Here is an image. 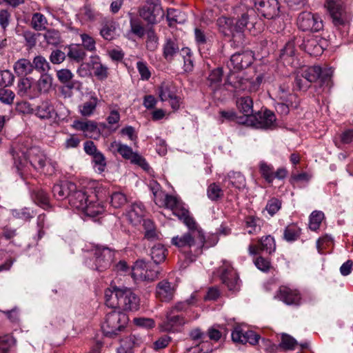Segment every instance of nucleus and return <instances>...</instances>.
<instances>
[{
  "label": "nucleus",
  "mask_w": 353,
  "mask_h": 353,
  "mask_svg": "<svg viewBox=\"0 0 353 353\" xmlns=\"http://www.w3.org/2000/svg\"><path fill=\"white\" fill-rule=\"evenodd\" d=\"M316 82L318 83L315 85L318 94L330 91L332 86V71L319 65L303 67L294 73L293 89L306 92L312 83Z\"/></svg>",
  "instance_id": "nucleus-1"
},
{
  "label": "nucleus",
  "mask_w": 353,
  "mask_h": 353,
  "mask_svg": "<svg viewBox=\"0 0 353 353\" xmlns=\"http://www.w3.org/2000/svg\"><path fill=\"white\" fill-rule=\"evenodd\" d=\"M105 304L112 308L123 311H137L139 308L140 299L130 288L111 286L105 292Z\"/></svg>",
  "instance_id": "nucleus-2"
},
{
  "label": "nucleus",
  "mask_w": 353,
  "mask_h": 353,
  "mask_svg": "<svg viewBox=\"0 0 353 353\" xmlns=\"http://www.w3.org/2000/svg\"><path fill=\"white\" fill-rule=\"evenodd\" d=\"M90 196L87 192L83 189H77L72 192L70 196V205L81 211L85 215L90 217H95L102 214L104 211V207L99 203H95L93 200H90Z\"/></svg>",
  "instance_id": "nucleus-3"
},
{
  "label": "nucleus",
  "mask_w": 353,
  "mask_h": 353,
  "mask_svg": "<svg viewBox=\"0 0 353 353\" xmlns=\"http://www.w3.org/2000/svg\"><path fill=\"white\" fill-rule=\"evenodd\" d=\"M129 321L128 315L119 310H113L105 316L101 329L103 334L109 338H115L123 332Z\"/></svg>",
  "instance_id": "nucleus-4"
},
{
  "label": "nucleus",
  "mask_w": 353,
  "mask_h": 353,
  "mask_svg": "<svg viewBox=\"0 0 353 353\" xmlns=\"http://www.w3.org/2000/svg\"><path fill=\"white\" fill-rule=\"evenodd\" d=\"M325 6L335 27L348 28L350 16L345 11L342 0H326Z\"/></svg>",
  "instance_id": "nucleus-5"
},
{
  "label": "nucleus",
  "mask_w": 353,
  "mask_h": 353,
  "mask_svg": "<svg viewBox=\"0 0 353 353\" xmlns=\"http://www.w3.org/2000/svg\"><path fill=\"white\" fill-rule=\"evenodd\" d=\"M139 16L150 25L159 23L165 16L160 0H146L139 9Z\"/></svg>",
  "instance_id": "nucleus-6"
},
{
  "label": "nucleus",
  "mask_w": 353,
  "mask_h": 353,
  "mask_svg": "<svg viewBox=\"0 0 353 353\" xmlns=\"http://www.w3.org/2000/svg\"><path fill=\"white\" fill-rule=\"evenodd\" d=\"M276 116L269 110L258 112L250 117L240 118V122L257 129H271L276 125Z\"/></svg>",
  "instance_id": "nucleus-7"
},
{
  "label": "nucleus",
  "mask_w": 353,
  "mask_h": 353,
  "mask_svg": "<svg viewBox=\"0 0 353 353\" xmlns=\"http://www.w3.org/2000/svg\"><path fill=\"white\" fill-rule=\"evenodd\" d=\"M161 269L157 264L138 259L132 267V276L134 279L152 282L159 277Z\"/></svg>",
  "instance_id": "nucleus-8"
},
{
  "label": "nucleus",
  "mask_w": 353,
  "mask_h": 353,
  "mask_svg": "<svg viewBox=\"0 0 353 353\" xmlns=\"http://www.w3.org/2000/svg\"><path fill=\"white\" fill-rule=\"evenodd\" d=\"M216 26L221 34L224 37H230L232 45L239 47L243 44V39L236 29L234 19L225 16H221L216 20Z\"/></svg>",
  "instance_id": "nucleus-9"
},
{
  "label": "nucleus",
  "mask_w": 353,
  "mask_h": 353,
  "mask_svg": "<svg viewBox=\"0 0 353 353\" xmlns=\"http://www.w3.org/2000/svg\"><path fill=\"white\" fill-rule=\"evenodd\" d=\"M233 14L236 29L241 34V37L243 39V42L244 43V31L250 23H253L252 18L255 14L254 10L245 5L240 4L233 8Z\"/></svg>",
  "instance_id": "nucleus-10"
},
{
  "label": "nucleus",
  "mask_w": 353,
  "mask_h": 353,
  "mask_svg": "<svg viewBox=\"0 0 353 353\" xmlns=\"http://www.w3.org/2000/svg\"><path fill=\"white\" fill-rule=\"evenodd\" d=\"M223 69L217 68L212 70L207 77L205 83L214 94L220 90L224 85H231L235 90L244 89L243 87V79L240 78L238 81L232 82L228 79L225 83H223Z\"/></svg>",
  "instance_id": "nucleus-11"
},
{
  "label": "nucleus",
  "mask_w": 353,
  "mask_h": 353,
  "mask_svg": "<svg viewBox=\"0 0 353 353\" xmlns=\"http://www.w3.org/2000/svg\"><path fill=\"white\" fill-rule=\"evenodd\" d=\"M219 272L223 284L230 292L236 293L240 290L241 281L230 262L223 261V265L219 268Z\"/></svg>",
  "instance_id": "nucleus-12"
},
{
  "label": "nucleus",
  "mask_w": 353,
  "mask_h": 353,
  "mask_svg": "<svg viewBox=\"0 0 353 353\" xmlns=\"http://www.w3.org/2000/svg\"><path fill=\"white\" fill-rule=\"evenodd\" d=\"M297 26L303 32H316L323 28V20L318 14L306 11L299 14Z\"/></svg>",
  "instance_id": "nucleus-13"
},
{
  "label": "nucleus",
  "mask_w": 353,
  "mask_h": 353,
  "mask_svg": "<svg viewBox=\"0 0 353 353\" xmlns=\"http://www.w3.org/2000/svg\"><path fill=\"white\" fill-rule=\"evenodd\" d=\"M111 147L115 148L117 152L121 154L123 159L130 160L131 163L139 165L144 170L149 168V165L145 159L138 153L134 152L130 146L122 144L120 142L114 141L111 143Z\"/></svg>",
  "instance_id": "nucleus-14"
},
{
  "label": "nucleus",
  "mask_w": 353,
  "mask_h": 353,
  "mask_svg": "<svg viewBox=\"0 0 353 353\" xmlns=\"http://www.w3.org/2000/svg\"><path fill=\"white\" fill-rule=\"evenodd\" d=\"M327 45V41L318 36H310L303 40L300 47L310 56L321 55Z\"/></svg>",
  "instance_id": "nucleus-15"
},
{
  "label": "nucleus",
  "mask_w": 353,
  "mask_h": 353,
  "mask_svg": "<svg viewBox=\"0 0 353 353\" xmlns=\"http://www.w3.org/2000/svg\"><path fill=\"white\" fill-rule=\"evenodd\" d=\"M92 252L95 257L96 268L99 271L107 268L113 260L114 254L108 247L97 244L94 246Z\"/></svg>",
  "instance_id": "nucleus-16"
},
{
  "label": "nucleus",
  "mask_w": 353,
  "mask_h": 353,
  "mask_svg": "<svg viewBox=\"0 0 353 353\" xmlns=\"http://www.w3.org/2000/svg\"><path fill=\"white\" fill-rule=\"evenodd\" d=\"M254 4L258 12L266 19H272L279 14L278 0H254Z\"/></svg>",
  "instance_id": "nucleus-17"
},
{
  "label": "nucleus",
  "mask_w": 353,
  "mask_h": 353,
  "mask_svg": "<svg viewBox=\"0 0 353 353\" xmlns=\"http://www.w3.org/2000/svg\"><path fill=\"white\" fill-rule=\"evenodd\" d=\"M254 56L252 51L245 50L233 54L228 65L235 71H240L249 67L253 62Z\"/></svg>",
  "instance_id": "nucleus-18"
},
{
  "label": "nucleus",
  "mask_w": 353,
  "mask_h": 353,
  "mask_svg": "<svg viewBox=\"0 0 353 353\" xmlns=\"http://www.w3.org/2000/svg\"><path fill=\"white\" fill-rule=\"evenodd\" d=\"M31 165L37 170H43L47 163V157L43 151L38 146L30 147L23 152Z\"/></svg>",
  "instance_id": "nucleus-19"
},
{
  "label": "nucleus",
  "mask_w": 353,
  "mask_h": 353,
  "mask_svg": "<svg viewBox=\"0 0 353 353\" xmlns=\"http://www.w3.org/2000/svg\"><path fill=\"white\" fill-rule=\"evenodd\" d=\"M172 84L170 82L163 81L158 88V94L161 101H169L173 110H178L180 107V98L174 92Z\"/></svg>",
  "instance_id": "nucleus-20"
},
{
  "label": "nucleus",
  "mask_w": 353,
  "mask_h": 353,
  "mask_svg": "<svg viewBox=\"0 0 353 353\" xmlns=\"http://www.w3.org/2000/svg\"><path fill=\"white\" fill-rule=\"evenodd\" d=\"M232 339L235 343L256 345L260 339V336L252 330L243 331L240 327H236L232 332Z\"/></svg>",
  "instance_id": "nucleus-21"
},
{
  "label": "nucleus",
  "mask_w": 353,
  "mask_h": 353,
  "mask_svg": "<svg viewBox=\"0 0 353 353\" xmlns=\"http://www.w3.org/2000/svg\"><path fill=\"white\" fill-rule=\"evenodd\" d=\"M74 190H76V185L74 183L64 181L54 184L52 192L57 201H63L65 199H68L69 201L70 194Z\"/></svg>",
  "instance_id": "nucleus-22"
},
{
  "label": "nucleus",
  "mask_w": 353,
  "mask_h": 353,
  "mask_svg": "<svg viewBox=\"0 0 353 353\" xmlns=\"http://www.w3.org/2000/svg\"><path fill=\"white\" fill-rule=\"evenodd\" d=\"M175 291V285L169 282L168 280H163L159 282L156 288L157 298L163 302H170L172 301L174 298Z\"/></svg>",
  "instance_id": "nucleus-23"
},
{
  "label": "nucleus",
  "mask_w": 353,
  "mask_h": 353,
  "mask_svg": "<svg viewBox=\"0 0 353 353\" xmlns=\"http://www.w3.org/2000/svg\"><path fill=\"white\" fill-rule=\"evenodd\" d=\"M276 296L287 305H299L301 299V294L296 290L283 285L279 288Z\"/></svg>",
  "instance_id": "nucleus-24"
},
{
  "label": "nucleus",
  "mask_w": 353,
  "mask_h": 353,
  "mask_svg": "<svg viewBox=\"0 0 353 353\" xmlns=\"http://www.w3.org/2000/svg\"><path fill=\"white\" fill-rule=\"evenodd\" d=\"M184 317L181 314L174 312V310L167 312L166 318L163 321L161 327L167 332H174L176 328L185 324Z\"/></svg>",
  "instance_id": "nucleus-25"
},
{
  "label": "nucleus",
  "mask_w": 353,
  "mask_h": 353,
  "mask_svg": "<svg viewBox=\"0 0 353 353\" xmlns=\"http://www.w3.org/2000/svg\"><path fill=\"white\" fill-rule=\"evenodd\" d=\"M279 59L285 65L295 67L296 57L294 40H290L285 44L281 50Z\"/></svg>",
  "instance_id": "nucleus-26"
},
{
  "label": "nucleus",
  "mask_w": 353,
  "mask_h": 353,
  "mask_svg": "<svg viewBox=\"0 0 353 353\" xmlns=\"http://www.w3.org/2000/svg\"><path fill=\"white\" fill-rule=\"evenodd\" d=\"M145 213L144 205L142 203H134L127 212L126 217L132 225H138L144 220L143 218Z\"/></svg>",
  "instance_id": "nucleus-27"
},
{
  "label": "nucleus",
  "mask_w": 353,
  "mask_h": 353,
  "mask_svg": "<svg viewBox=\"0 0 353 353\" xmlns=\"http://www.w3.org/2000/svg\"><path fill=\"white\" fill-rule=\"evenodd\" d=\"M185 259L192 262L202 253L204 244H175Z\"/></svg>",
  "instance_id": "nucleus-28"
},
{
  "label": "nucleus",
  "mask_w": 353,
  "mask_h": 353,
  "mask_svg": "<svg viewBox=\"0 0 353 353\" xmlns=\"http://www.w3.org/2000/svg\"><path fill=\"white\" fill-rule=\"evenodd\" d=\"M179 52V43L176 39H165L163 46V57L167 61L172 62Z\"/></svg>",
  "instance_id": "nucleus-29"
},
{
  "label": "nucleus",
  "mask_w": 353,
  "mask_h": 353,
  "mask_svg": "<svg viewBox=\"0 0 353 353\" xmlns=\"http://www.w3.org/2000/svg\"><path fill=\"white\" fill-rule=\"evenodd\" d=\"M73 127L77 130L83 131L90 138H95L94 135L99 136L100 134L97 123L94 121H74Z\"/></svg>",
  "instance_id": "nucleus-30"
},
{
  "label": "nucleus",
  "mask_w": 353,
  "mask_h": 353,
  "mask_svg": "<svg viewBox=\"0 0 353 353\" xmlns=\"http://www.w3.org/2000/svg\"><path fill=\"white\" fill-rule=\"evenodd\" d=\"M31 198L34 202L43 208L48 209L51 207L48 193L41 188H34L31 190Z\"/></svg>",
  "instance_id": "nucleus-31"
},
{
  "label": "nucleus",
  "mask_w": 353,
  "mask_h": 353,
  "mask_svg": "<svg viewBox=\"0 0 353 353\" xmlns=\"http://www.w3.org/2000/svg\"><path fill=\"white\" fill-rule=\"evenodd\" d=\"M172 212L174 215L177 216L179 220L182 221L188 228H194L195 227V220L190 216L188 210L185 208L181 204L176 208Z\"/></svg>",
  "instance_id": "nucleus-32"
},
{
  "label": "nucleus",
  "mask_w": 353,
  "mask_h": 353,
  "mask_svg": "<svg viewBox=\"0 0 353 353\" xmlns=\"http://www.w3.org/2000/svg\"><path fill=\"white\" fill-rule=\"evenodd\" d=\"M236 106L239 111L243 114L240 117H250L253 114V101L250 97H243L237 99Z\"/></svg>",
  "instance_id": "nucleus-33"
},
{
  "label": "nucleus",
  "mask_w": 353,
  "mask_h": 353,
  "mask_svg": "<svg viewBox=\"0 0 353 353\" xmlns=\"http://www.w3.org/2000/svg\"><path fill=\"white\" fill-rule=\"evenodd\" d=\"M100 35L107 41H112L116 34V25L112 20H104L101 23Z\"/></svg>",
  "instance_id": "nucleus-34"
},
{
  "label": "nucleus",
  "mask_w": 353,
  "mask_h": 353,
  "mask_svg": "<svg viewBox=\"0 0 353 353\" xmlns=\"http://www.w3.org/2000/svg\"><path fill=\"white\" fill-rule=\"evenodd\" d=\"M36 115L42 119H48L52 117L54 113V108L52 103L48 101H43L36 108Z\"/></svg>",
  "instance_id": "nucleus-35"
},
{
  "label": "nucleus",
  "mask_w": 353,
  "mask_h": 353,
  "mask_svg": "<svg viewBox=\"0 0 353 353\" xmlns=\"http://www.w3.org/2000/svg\"><path fill=\"white\" fill-rule=\"evenodd\" d=\"M143 227L145 230L144 238L149 241H155L159 239V232H157L154 223L150 219H144Z\"/></svg>",
  "instance_id": "nucleus-36"
},
{
  "label": "nucleus",
  "mask_w": 353,
  "mask_h": 353,
  "mask_svg": "<svg viewBox=\"0 0 353 353\" xmlns=\"http://www.w3.org/2000/svg\"><path fill=\"white\" fill-rule=\"evenodd\" d=\"M14 70L18 76L24 77L32 72V62L27 59H20L14 63Z\"/></svg>",
  "instance_id": "nucleus-37"
},
{
  "label": "nucleus",
  "mask_w": 353,
  "mask_h": 353,
  "mask_svg": "<svg viewBox=\"0 0 353 353\" xmlns=\"http://www.w3.org/2000/svg\"><path fill=\"white\" fill-rule=\"evenodd\" d=\"M68 57L77 63H80L86 57V52L81 45H70L68 46Z\"/></svg>",
  "instance_id": "nucleus-38"
},
{
  "label": "nucleus",
  "mask_w": 353,
  "mask_h": 353,
  "mask_svg": "<svg viewBox=\"0 0 353 353\" xmlns=\"http://www.w3.org/2000/svg\"><path fill=\"white\" fill-rule=\"evenodd\" d=\"M190 337L193 341H201V343L195 347L192 348L193 353H206L203 350V346L205 345L204 341L206 338V334L201 331L200 328H194L190 332Z\"/></svg>",
  "instance_id": "nucleus-39"
},
{
  "label": "nucleus",
  "mask_w": 353,
  "mask_h": 353,
  "mask_svg": "<svg viewBox=\"0 0 353 353\" xmlns=\"http://www.w3.org/2000/svg\"><path fill=\"white\" fill-rule=\"evenodd\" d=\"M98 104V99L96 97H91L88 101L79 106V112L83 117L91 116L96 110Z\"/></svg>",
  "instance_id": "nucleus-40"
},
{
  "label": "nucleus",
  "mask_w": 353,
  "mask_h": 353,
  "mask_svg": "<svg viewBox=\"0 0 353 353\" xmlns=\"http://www.w3.org/2000/svg\"><path fill=\"white\" fill-rule=\"evenodd\" d=\"M166 248L163 244H154L150 252L152 259L155 264L163 262L166 258Z\"/></svg>",
  "instance_id": "nucleus-41"
},
{
  "label": "nucleus",
  "mask_w": 353,
  "mask_h": 353,
  "mask_svg": "<svg viewBox=\"0 0 353 353\" xmlns=\"http://www.w3.org/2000/svg\"><path fill=\"white\" fill-rule=\"evenodd\" d=\"M276 97L279 101H283L292 105V100L299 99L296 94L290 93L289 86L285 84L280 85L277 91Z\"/></svg>",
  "instance_id": "nucleus-42"
},
{
  "label": "nucleus",
  "mask_w": 353,
  "mask_h": 353,
  "mask_svg": "<svg viewBox=\"0 0 353 353\" xmlns=\"http://www.w3.org/2000/svg\"><path fill=\"white\" fill-rule=\"evenodd\" d=\"M33 70H36L41 74H46L50 70V65L46 59L41 56L38 55L34 57L32 61Z\"/></svg>",
  "instance_id": "nucleus-43"
},
{
  "label": "nucleus",
  "mask_w": 353,
  "mask_h": 353,
  "mask_svg": "<svg viewBox=\"0 0 353 353\" xmlns=\"http://www.w3.org/2000/svg\"><path fill=\"white\" fill-rule=\"evenodd\" d=\"M301 229L296 224L288 225L283 232L284 239L287 241H295L299 239Z\"/></svg>",
  "instance_id": "nucleus-44"
},
{
  "label": "nucleus",
  "mask_w": 353,
  "mask_h": 353,
  "mask_svg": "<svg viewBox=\"0 0 353 353\" xmlns=\"http://www.w3.org/2000/svg\"><path fill=\"white\" fill-rule=\"evenodd\" d=\"M48 21L46 17L40 12H35L32 14L31 26L37 31H41L46 29Z\"/></svg>",
  "instance_id": "nucleus-45"
},
{
  "label": "nucleus",
  "mask_w": 353,
  "mask_h": 353,
  "mask_svg": "<svg viewBox=\"0 0 353 353\" xmlns=\"http://www.w3.org/2000/svg\"><path fill=\"white\" fill-rule=\"evenodd\" d=\"M228 178L230 184L239 190L244 189L246 186L245 179L240 172H233L228 174Z\"/></svg>",
  "instance_id": "nucleus-46"
},
{
  "label": "nucleus",
  "mask_w": 353,
  "mask_h": 353,
  "mask_svg": "<svg viewBox=\"0 0 353 353\" xmlns=\"http://www.w3.org/2000/svg\"><path fill=\"white\" fill-rule=\"evenodd\" d=\"M276 244H251L249 246V252L251 254L256 255L262 252L271 254L276 250Z\"/></svg>",
  "instance_id": "nucleus-47"
},
{
  "label": "nucleus",
  "mask_w": 353,
  "mask_h": 353,
  "mask_svg": "<svg viewBox=\"0 0 353 353\" xmlns=\"http://www.w3.org/2000/svg\"><path fill=\"white\" fill-rule=\"evenodd\" d=\"M299 105V99L292 100V105L283 101H279L275 105L276 111L282 116H286L290 108L296 109Z\"/></svg>",
  "instance_id": "nucleus-48"
},
{
  "label": "nucleus",
  "mask_w": 353,
  "mask_h": 353,
  "mask_svg": "<svg viewBox=\"0 0 353 353\" xmlns=\"http://www.w3.org/2000/svg\"><path fill=\"white\" fill-rule=\"evenodd\" d=\"M324 213L321 211L314 210L313 211L309 217V228L311 230L316 231L324 219Z\"/></svg>",
  "instance_id": "nucleus-49"
},
{
  "label": "nucleus",
  "mask_w": 353,
  "mask_h": 353,
  "mask_svg": "<svg viewBox=\"0 0 353 353\" xmlns=\"http://www.w3.org/2000/svg\"><path fill=\"white\" fill-rule=\"evenodd\" d=\"M134 344V336H126L120 340V346L117 349V353H132Z\"/></svg>",
  "instance_id": "nucleus-50"
},
{
  "label": "nucleus",
  "mask_w": 353,
  "mask_h": 353,
  "mask_svg": "<svg viewBox=\"0 0 353 353\" xmlns=\"http://www.w3.org/2000/svg\"><path fill=\"white\" fill-rule=\"evenodd\" d=\"M208 197L212 201H217L223 197V191L216 183H211L207 189Z\"/></svg>",
  "instance_id": "nucleus-51"
},
{
  "label": "nucleus",
  "mask_w": 353,
  "mask_h": 353,
  "mask_svg": "<svg viewBox=\"0 0 353 353\" xmlns=\"http://www.w3.org/2000/svg\"><path fill=\"white\" fill-rule=\"evenodd\" d=\"M92 69L94 76L99 80L106 79L108 77V68L97 61H92Z\"/></svg>",
  "instance_id": "nucleus-52"
},
{
  "label": "nucleus",
  "mask_w": 353,
  "mask_h": 353,
  "mask_svg": "<svg viewBox=\"0 0 353 353\" xmlns=\"http://www.w3.org/2000/svg\"><path fill=\"white\" fill-rule=\"evenodd\" d=\"M259 171L265 180L271 183L274 181V168L272 165L261 161L259 164Z\"/></svg>",
  "instance_id": "nucleus-53"
},
{
  "label": "nucleus",
  "mask_w": 353,
  "mask_h": 353,
  "mask_svg": "<svg viewBox=\"0 0 353 353\" xmlns=\"http://www.w3.org/2000/svg\"><path fill=\"white\" fill-rule=\"evenodd\" d=\"M44 39L48 44L57 46L61 42V34L55 29H48L44 34Z\"/></svg>",
  "instance_id": "nucleus-54"
},
{
  "label": "nucleus",
  "mask_w": 353,
  "mask_h": 353,
  "mask_svg": "<svg viewBox=\"0 0 353 353\" xmlns=\"http://www.w3.org/2000/svg\"><path fill=\"white\" fill-rule=\"evenodd\" d=\"M110 203L114 208H121L127 203V197L123 193L116 192L110 196Z\"/></svg>",
  "instance_id": "nucleus-55"
},
{
  "label": "nucleus",
  "mask_w": 353,
  "mask_h": 353,
  "mask_svg": "<svg viewBox=\"0 0 353 353\" xmlns=\"http://www.w3.org/2000/svg\"><path fill=\"white\" fill-rule=\"evenodd\" d=\"M181 53L183 58V70L186 72H191L193 70L194 64L192 58V52L188 48H183L181 49Z\"/></svg>",
  "instance_id": "nucleus-56"
},
{
  "label": "nucleus",
  "mask_w": 353,
  "mask_h": 353,
  "mask_svg": "<svg viewBox=\"0 0 353 353\" xmlns=\"http://www.w3.org/2000/svg\"><path fill=\"white\" fill-rule=\"evenodd\" d=\"M52 79L50 76L41 74L40 79L37 81L38 90L40 92L46 93L49 91L52 86Z\"/></svg>",
  "instance_id": "nucleus-57"
},
{
  "label": "nucleus",
  "mask_w": 353,
  "mask_h": 353,
  "mask_svg": "<svg viewBox=\"0 0 353 353\" xmlns=\"http://www.w3.org/2000/svg\"><path fill=\"white\" fill-rule=\"evenodd\" d=\"M14 79L13 74L8 70L0 72V90L12 85Z\"/></svg>",
  "instance_id": "nucleus-58"
},
{
  "label": "nucleus",
  "mask_w": 353,
  "mask_h": 353,
  "mask_svg": "<svg viewBox=\"0 0 353 353\" xmlns=\"http://www.w3.org/2000/svg\"><path fill=\"white\" fill-rule=\"evenodd\" d=\"M81 14L85 19L88 21H94L100 16V13L91 7L90 5L86 4L81 9Z\"/></svg>",
  "instance_id": "nucleus-59"
},
{
  "label": "nucleus",
  "mask_w": 353,
  "mask_h": 353,
  "mask_svg": "<svg viewBox=\"0 0 353 353\" xmlns=\"http://www.w3.org/2000/svg\"><path fill=\"white\" fill-rule=\"evenodd\" d=\"M297 345L296 341L290 335L282 334L279 346L285 350H294Z\"/></svg>",
  "instance_id": "nucleus-60"
},
{
  "label": "nucleus",
  "mask_w": 353,
  "mask_h": 353,
  "mask_svg": "<svg viewBox=\"0 0 353 353\" xmlns=\"http://www.w3.org/2000/svg\"><path fill=\"white\" fill-rule=\"evenodd\" d=\"M159 38L153 29L147 32L146 48L150 51H154L158 47Z\"/></svg>",
  "instance_id": "nucleus-61"
},
{
  "label": "nucleus",
  "mask_w": 353,
  "mask_h": 353,
  "mask_svg": "<svg viewBox=\"0 0 353 353\" xmlns=\"http://www.w3.org/2000/svg\"><path fill=\"white\" fill-rule=\"evenodd\" d=\"M46 216L41 214L37 218V234L33 238L34 241H39L42 239L46 234Z\"/></svg>",
  "instance_id": "nucleus-62"
},
{
  "label": "nucleus",
  "mask_w": 353,
  "mask_h": 353,
  "mask_svg": "<svg viewBox=\"0 0 353 353\" xmlns=\"http://www.w3.org/2000/svg\"><path fill=\"white\" fill-rule=\"evenodd\" d=\"M209 339L215 342L219 341L223 336H225V331L223 328L218 329L214 325L208 330L207 334Z\"/></svg>",
  "instance_id": "nucleus-63"
},
{
  "label": "nucleus",
  "mask_w": 353,
  "mask_h": 353,
  "mask_svg": "<svg viewBox=\"0 0 353 353\" xmlns=\"http://www.w3.org/2000/svg\"><path fill=\"white\" fill-rule=\"evenodd\" d=\"M281 204L282 203L279 199L273 197L268 201L265 210L272 216L281 209Z\"/></svg>",
  "instance_id": "nucleus-64"
}]
</instances>
